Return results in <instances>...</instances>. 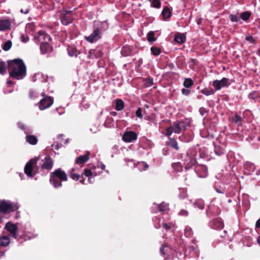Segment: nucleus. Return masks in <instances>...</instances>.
Returning a JSON list of instances; mask_svg holds the SVG:
<instances>
[{"mask_svg":"<svg viewBox=\"0 0 260 260\" xmlns=\"http://www.w3.org/2000/svg\"><path fill=\"white\" fill-rule=\"evenodd\" d=\"M255 227L257 229L260 228V218L257 220L255 223Z\"/></svg>","mask_w":260,"mask_h":260,"instance_id":"nucleus-61","label":"nucleus"},{"mask_svg":"<svg viewBox=\"0 0 260 260\" xmlns=\"http://www.w3.org/2000/svg\"><path fill=\"white\" fill-rule=\"evenodd\" d=\"M151 53L154 56H157L161 53V49L156 46H153L150 49Z\"/></svg>","mask_w":260,"mask_h":260,"instance_id":"nucleus-34","label":"nucleus"},{"mask_svg":"<svg viewBox=\"0 0 260 260\" xmlns=\"http://www.w3.org/2000/svg\"><path fill=\"white\" fill-rule=\"evenodd\" d=\"M167 145L177 150L179 149L178 143L174 138H170V141L167 143Z\"/></svg>","mask_w":260,"mask_h":260,"instance_id":"nucleus-28","label":"nucleus"},{"mask_svg":"<svg viewBox=\"0 0 260 260\" xmlns=\"http://www.w3.org/2000/svg\"><path fill=\"white\" fill-rule=\"evenodd\" d=\"M234 82V80H230L226 78H223L220 80H215L212 83V86L217 90H219L222 87H228Z\"/></svg>","mask_w":260,"mask_h":260,"instance_id":"nucleus-4","label":"nucleus"},{"mask_svg":"<svg viewBox=\"0 0 260 260\" xmlns=\"http://www.w3.org/2000/svg\"><path fill=\"white\" fill-rule=\"evenodd\" d=\"M161 15L164 19H168L171 16V11L168 7H165L162 11Z\"/></svg>","mask_w":260,"mask_h":260,"instance_id":"nucleus-26","label":"nucleus"},{"mask_svg":"<svg viewBox=\"0 0 260 260\" xmlns=\"http://www.w3.org/2000/svg\"><path fill=\"white\" fill-rule=\"evenodd\" d=\"M242 118L238 114H235L232 118V121L234 122L238 125H241L242 124Z\"/></svg>","mask_w":260,"mask_h":260,"instance_id":"nucleus-31","label":"nucleus"},{"mask_svg":"<svg viewBox=\"0 0 260 260\" xmlns=\"http://www.w3.org/2000/svg\"><path fill=\"white\" fill-rule=\"evenodd\" d=\"M10 243V239L8 237L4 236L3 237L0 242V245L2 246H6Z\"/></svg>","mask_w":260,"mask_h":260,"instance_id":"nucleus-37","label":"nucleus"},{"mask_svg":"<svg viewBox=\"0 0 260 260\" xmlns=\"http://www.w3.org/2000/svg\"><path fill=\"white\" fill-rule=\"evenodd\" d=\"M90 152L87 151L84 155H80L77 157L75 163L78 165H82L87 161L89 159Z\"/></svg>","mask_w":260,"mask_h":260,"instance_id":"nucleus-17","label":"nucleus"},{"mask_svg":"<svg viewBox=\"0 0 260 260\" xmlns=\"http://www.w3.org/2000/svg\"><path fill=\"white\" fill-rule=\"evenodd\" d=\"M142 109L141 108H139L136 112V116L140 118H142L143 117V115L142 114Z\"/></svg>","mask_w":260,"mask_h":260,"instance_id":"nucleus-51","label":"nucleus"},{"mask_svg":"<svg viewBox=\"0 0 260 260\" xmlns=\"http://www.w3.org/2000/svg\"><path fill=\"white\" fill-rule=\"evenodd\" d=\"M53 103V99L50 96H46L39 103V108L41 110H44L49 108Z\"/></svg>","mask_w":260,"mask_h":260,"instance_id":"nucleus-7","label":"nucleus"},{"mask_svg":"<svg viewBox=\"0 0 260 260\" xmlns=\"http://www.w3.org/2000/svg\"><path fill=\"white\" fill-rule=\"evenodd\" d=\"M196 159L191 156H188L187 153V158L185 159L186 165L185 169L188 170L196 164Z\"/></svg>","mask_w":260,"mask_h":260,"instance_id":"nucleus-19","label":"nucleus"},{"mask_svg":"<svg viewBox=\"0 0 260 260\" xmlns=\"http://www.w3.org/2000/svg\"><path fill=\"white\" fill-rule=\"evenodd\" d=\"M210 226L214 229H222L224 227L223 221L220 218L213 219L210 222Z\"/></svg>","mask_w":260,"mask_h":260,"instance_id":"nucleus-15","label":"nucleus"},{"mask_svg":"<svg viewBox=\"0 0 260 260\" xmlns=\"http://www.w3.org/2000/svg\"><path fill=\"white\" fill-rule=\"evenodd\" d=\"M73 11H66L65 13L61 15L60 17L61 22L63 25H68L71 23L73 18L72 16Z\"/></svg>","mask_w":260,"mask_h":260,"instance_id":"nucleus-9","label":"nucleus"},{"mask_svg":"<svg viewBox=\"0 0 260 260\" xmlns=\"http://www.w3.org/2000/svg\"><path fill=\"white\" fill-rule=\"evenodd\" d=\"M244 168L245 170L249 171L248 174H250L251 172H253L255 169V166L254 164L247 161L244 165Z\"/></svg>","mask_w":260,"mask_h":260,"instance_id":"nucleus-23","label":"nucleus"},{"mask_svg":"<svg viewBox=\"0 0 260 260\" xmlns=\"http://www.w3.org/2000/svg\"><path fill=\"white\" fill-rule=\"evenodd\" d=\"M251 16V13L248 11H245L244 12H242L241 14V18L242 20L244 21H246L248 20Z\"/></svg>","mask_w":260,"mask_h":260,"instance_id":"nucleus-36","label":"nucleus"},{"mask_svg":"<svg viewBox=\"0 0 260 260\" xmlns=\"http://www.w3.org/2000/svg\"><path fill=\"white\" fill-rule=\"evenodd\" d=\"M152 5L153 7L159 8L160 7L161 3L160 0H152Z\"/></svg>","mask_w":260,"mask_h":260,"instance_id":"nucleus-46","label":"nucleus"},{"mask_svg":"<svg viewBox=\"0 0 260 260\" xmlns=\"http://www.w3.org/2000/svg\"><path fill=\"white\" fill-rule=\"evenodd\" d=\"M258 97V93L257 92H253L250 93L248 95V98L250 99L254 100Z\"/></svg>","mask_w":260,"mask_h":260,"instance_id":"nucleus-50","label":"nucleus"},{"mask_svg":"<svg viewBox=\"0 0 260 260\" xmlns=\"http://www.w3.org/2000/svg\"><path fill=\"white\" fill-rule=\"evenodd\" d=\"M6 73L5 62L3 61H0V74L4 75Z\"/></svg>","mask_w":260,"mask_h":260,"instance_id":"nucleus-41","label":"nucleus"},{"mask_svg":"<svg viewBox=\"0 0 260 260\" xmlns=\"http://www.w3.org/2000/svg\"><path fill=\"white\" fill-rule=\"evenodd\" d=\"M5 229L11 234L13 237L17 238L18 228L17 225L11 222H8L5 225Z\"/></svg>","mask_w":260,"mask_h":260,"instance_id":"nucleus-12","label":"nucleus"},{"mask_svg":"<svg viewBox=\"0 0 260 260\" xmlns=\"http://www.w3.org/2000/svg\"><path fill=\"white\" fill-rule=\"evenodd\" d=\"M174 132V129H173V127L170 126L167 128L166 132V135L167 136H170L172 135V134Z\"/></svg>","mask_w":260,"mask_h":260,"instance_id":"nucleus-48","label":"nucleus"},{"mask_svg":"<svg viewBox=\"0 0 260 260\" xmlns=\"http://www.w3.org/2000/svg\"><path fill=\"white\" fill-rule=\"evenodd\" d=\"M158 208L159 211L162 212L166 210L167 205L166 203H162L158 205Z\"/></svg>","mask_w":260,"mask_h":260,"instance_id":"nucleus-45","label":"nucleus"},{"mask_svg":"<svg viewBox=\"0 0 260 260\" xmlns=\"http://www.w3.org/2000/svg\"><path fill=\"white\" fill-rule=\"evenodd\" d=\"M96 28H100V31H105L107 30L109 28V23L107 21H103L101 22L100 25H98Z\"/></svg>","mask_w":260,"mask_h":260,"instance_id":"nucleus-27","label":"nucleus"},{"mask_svg":"<svg viewBox=\"0 0 260 260\" xmlns=\"http://www.w3.org/2000/svg\"><path fill=\"white\" fill-rule=\"evenodd\" d=\"M181 92H182V94H183L184 95H188L190 94V90L188 89L182 88L181 90Z\"/></svg>","mask_w":260,"mask_h":260,"instance_id":"nucleus-53","label":"nucleus"},{"mask_svg":"<svg viewBox=\"0 0 260 260\" xmlns=\"http://www.w3.org/2000/svg\"><path fill=\"white\" fill-rule=\"evenodd\" d=\"M38 158H34L30 159L25 165L24 172L27 176L32 177L35 174L32 173L33 168L37 165Z\"/></svg>","mask_w":260,"mask_h":260,"instance_id":"nucleus-5","label":"nucleus"},{"mask_svg":"<svg viewBox=\"0 0 260 260\" xmlns=\"http://www.w3.org/2000/svg\"><path fill=\"white\" fill-rule=\"evenodd\" d=\"M12 45V42L10 40L7 41L4 44V45L3 46V49L4 50L7 51L11 49Z\"/></svg>","mask_w":260,"mask_h":260,"instance_id":"nucleus-39","label":"nucleus"},{"mask_svg":"<svg viewBox=\"0 0 260 260\" xmlns=\"http://www.w3.org/2000/svg\"><path fill=\"white\" fill-rule=\"evenodd\" d=\"M172 167L177 172H179L183 170L182 166L180 162L173 163Z\"/></svg>","mask_w":260,"mask_h":260,"instance_id":"nucleus-30","label":"nucleus"},{"mask_svg":"<svg viewBox=\"0 0 260 260\" xmlns=\"http://www.w3.org/2000/svg\"><path fill=\"white\" fill-rule=\"evenodd\" d=\"M194 171L200 177L204 178L208 175V169L205 165H197L194 168Z\"/></svg>","mask_w":260,"mask_h":260,"instance_id":"nucleus-10","label":"nucleus"},{"mask_svg":"<svg viewBox=\"0 0 260 260\" xmlns=\"http://www.w3.org/2000/svg\"><path fill=\"white\" fill-rule=\"evenodd\" d=\"M193 84V81L191 78H185L184 82L183 85L186 88H190Z\"/></svg>","mask_w":260,"mask_h":260,"instance_id":"nucleus-32","label":"nucleus"},{"mask_svg":"<svg viewBox=\"0 0 260 260\" xmlns=\"http://www.w3.org/2000/svg\"><path fill=\"white\" fill-rule=\"evenodd\" d=\"M245 40L251 43H254L255 42V39L251 36H246Z\"/></svg>","mask_w":260,"mask_h":260,"instance_id":"nucleus-52","label":"nucleus"},{"mask_svg":"<svg viewBox=\"0 0 260 260\" xmlns=\"http://www.w3.org/2000/svg\"><path fill=\"white\" fill-rule=\"evenodd\" d=\"M101 38V35L99 28L94 26L93 32L88 36H85V39L87 42L93 43Z\"/></svg>","mask_w":260,"mask_h":260,"instance_id":"nucleus-6","label":"nucleus"},{"mask_svg":"<svg viewBox=\"0 0 260 260\" xmlns=\"http://www.w3.org/2000/svg\"><path fill=\"white\" fill-rule=\"evenodd\" d=\"M186 40V37L182 34H177L175 35L174 41L179 44H183Z\"/></svg>","mask_w":260,"mask_h":260,"instance_id":"nucleus-24","label":"nucleus"},{"mask_svg":"<svg viewBox=\"0 0 260 260\" xmlns=\"http://www.w3.org/2000/svg\"><path fill=\"white\" fill-rule=\"evenodd\" d=\"M173 129H174V133L176 134H180L182 132V129H181L179 125L178 124L177 121L174 122L172 125Z\"/></svg>","mask_w":260,"mask_h":260,"instance_id":"nucleus-35","label":"nucleus"},{"mask_svg":"<svg viewBox=\"0 0 260 260\" xmlns=\"http://www.w3.org/2000/svg\"><path fill=\"white\" fill-rule=\"evenodd\" d=\"M68 54L70 56H77V50L75 48L69 47L68 49Z\"/></svg>","mask_w":260,"mask_h":260,"instance_id":"nucleus-38","label":"nucleus"},{"mask_svg":"<svg viewBox=\"0 0 260 260\" xmlns=\"http://www.w3.org/2000/svg\"><path fill=\"white\" fill-rule=\"evenodd\" d=\"M144 87L151 86L153 84V79L152 78H144L143 80Z\"/></svg>","mask_w":260,"mask_h":260,"instance_id":"nucleus-29","label":"nucleus"},{"mask_svg":"<svg viewBox=\"0 0 260 260\" xmlns=\"http://www.w3.org/2000/svg\"><path fill=\"white\" fill-rule=\"evenodd\" d=\"M140 165H141L142 167H143V170H146L149 168V165L147 164L145 162H142V163L140 164Z\"/></svg>","mask_w":260,"mask_h":260,"instance_id":"nucleus-57","label":"nucleus"},{"mask_svg":"<svg viewBox=\"0 0 260 260\" xmlns=\"http://www.w3.org/2000/svg\"><path fill=\"white\" fill-rule=\"evenodd\" d=\"M19 208L17 204L11 203L6 200L0 201V213L14 212Z\"/></svg>","mask_w":260,"mask_h":260,"instance_id":"nucleus-3","label":"nucleus"},{"mask_svg":"<svg viewBox=\"0 0 260 260\" xmlns=\"http://www.w3.org/2000/svg\"><path fill=\"white\" fill-rule=\"evenodd\" d=\"M194 205L198 207L200 209H203L204 208V203L203 201H198L194 203Z\"/></svg>","mask_w":260,"mask_h":260,"instance_id":"nucleus-42","label":"nucleus"},{"mask_svg":"<svg viewBox=\"0 0 260 260\" xmlns=\"http://www.w3.org/2000/svg\"><path fill=\"white\" fill-rule=\"evenodd\" d=\"M189 214L188 211L186 210L182 209L179 213L178 215L182 216H187Z\"/></svg>","mask_w":260,"mask_h":260,"instance_id":"nucleus-49","label":"nucleus"},{"mask_svg":"<svg viewBox=\"0 0 260 260\" xmlns=\"http://www.w3.org/2000/svg\"><path fill=\"white\" fill-rule=\"evenodd\" d=\"M167 67L170 69H173L175 68V66L174 64L173 63H169L167 64Z\"/></svg>","mask_w":260,"mask_h":260,"instance_id":"nucleus-60","label":"nucleus"},{"mask_svg":"<svg viewBox=\"0 0 260 260\" xmlns=\"http://www.w3.org/2000/svg\"><path fill=\"white\" fill-rule=\"evenodd\" d=\"M7 83L8 85H11L12 84H14V82L12 81V80H8L7 82Z\"/></svg>","mask_w":260,"mask_h":260,"instance_id":"nucleus-62","label":"nucleus"},{"mask_svg":"<svg viewBox=\"0 0 260 260\" xmlns=\"http://www.w3.org/2000/svg\"><path fill=\"white\" fill-rule=\"evenodd\" d=\"M202 21H203V20H202V18H199V19L198 20V21H197V23H198V25H201V24H202Z\"/></svg>","mask_w":260,"mask_h":260,"instance_id":"nucleus-63","label":"nucleus"},{"mask_svg":"<svg viewBox=\"0 0 260 260\" xmlns=\"http://www.w3.org/2000/svg\"><path fill=\"white\" fill-rule=\"evenodd\" d=\"M199 112L202 116H204L205 113H208V111L204 107L200 108L199 109Z\"/></svg>","mask_w":260,"mask_h":260,"instance_id":"nucleus-56","label":"nucleus"},{"mask_svg":"<svg viewBox=\"0 0 260 260\" xmlns=\"http://www.w3.org/2000/svg\"><path fill=\"white\" fill-rule=\"evenodd\" d=\"M7 63L10 77L16 80H21L26 76V67L22 59L9 60Z\"/></svg>","mask_w":260,"mask_h":260,"instance_id":"nucleus-1","label":"nucleus"},{"mask_svg":"<svg viewBox=\"0 0 260 260\" xmlns=\"http://www.w3.org/2000/svg\"><path fill=\"white\" fill-rule=\"evenodd\" d=\"M164 248H165V245H162L160 248V252L162 255H165V254H166L165 252V251H164Z\"/></svg>","mask_w":260,"mask_h":260,"instance_id":"nucleus-59","label":"nucleus"},{"mask_svg":"<svg viewBox=\"0 0 260 260\" xmlns=\"http://www.w3.org/2000/svg\"><path fill=\"white\" fill-rule=\"evenodd\" d=\"M11 23L8 19L0 20V30L5 31L10 28Z\"/></svg>","mask_w":260,"mask_h":260,"instance_id":"nucleus-20","label":"nucleus"},{"mask_svg":"<svg viewBox=\"0 0 260 260\" xmlns=\"http://www.w3.org/2000/svg\"><path fill=\"white\" fill-rule=\"evenodd\" d=\"M43 162L41 165V168L44 170H50L53 167V160L49 156H46L42 160Z\"/></svg>","mask_w":260,"mask_h":260,"instance_id":"nucleus-14","label":"nucleus"},{"mask_svg":"<svg viewBox=\"0 0 260 260\" xmlns=\"http://www.w3.org/2000/svg\"><path fill=\"white\" fill-rule=\"evenodd\" d=\"M147 40L150 42H153L156 40V38L154 37V33L153 31H150L148 33Z\"/></svg>","mask_w":260,"mask_h":260,"instance_id":"nucleus-40","label":"nucleus"},{"mask_svg":"<svg viewBox=\"0 0 260 260\" xmlns=\"http://www.w3.org/2000/svg\"><path fill=\"white\" fill-rule=\"evenodd\" d=\"M162 226L163 228L167 230H169L171 229L172 226L171 224H168L167 223H163L162 224Z\"/></svg>","mask_w":260,"mask_h":260,"instance_id":"nucleus-55","label":"nucleus"},{"mask_svg":"<svg viewBox=\"0 0 260 260\" xmlns=\"http://www.w3.org/2000/svg\"><path fill=\"white\" fill-rule=\"evenodd\" d=\"M68 180L67 175L61 169L58 168L50 175V182L54 188L61 187L62 182Z\"/></svg>","mask_w":260,"mask_h":260,"instance_id":"nucleus-2","label":"nucleus"},{"mask_svg":"<svg viewBox=\"0 0 260 260\" xmlns=\"http://www.w3.org/2000/svg\"><path fill=\"white\" fill-rule=\"evenodd\" d=\"M26 141L28 143L34 145L37 144L38 139L34 135H28L26 136Z\"/></svg>","mask_w":260,"mask_h":260,"instance_id":"nucleus-21","label":"nucleus"},{"mask_svg":"<svg viewBox=\"0 0 260 260\" xmlns=\"http://www.w3.org/2000/svg\"><path fill=\"white\" fill-rule=\"evenodd\" d=\"M40 49L42 54L50 52L53 50V47L48 42L42 43Z\"/></svg>","mask_w":260,"mask_h":260,"instance_id":"nucleus-18","label":"nucleus"},{"mask_svg":"<svg viewBox=\"0 0 260 260\" xmlns=\"http://www.w3.org/2000/svg\"><path fill=\"white\" fill-rule=\"evenodd\" d=\"M229 18L232 22H237L239 20V17L237 15L231 14Z\"/></svg>","mask_w":260,"mask_h":260,"instance_id":"nucleus-44","label":"nucleus"},{"mask_svg":"<svg viewBox=\"0 0 260 260\" xmlns=\"http://www.w3.org/2000/svg\"><path fill=\"white\" fill-rule=\"evenodd\" d=\"M34 39L36 41L40 42L42 43L43 42H48L51 41V38L45 31L40 30L38 32L37 35L35 36Z\"/></svg>","mask_w":260,"mask_h":260,"instance_id":"nucleus-8","label":"nucleus"},{"mask_svg":"<svg viewBox=\"0 0 260 260\" xmlns=\"http://www.w3.org/2000/svg\"><path fill=\"white\" fill-rule=\"evenodd\" d=\"M100 168L102 170H104L106 168V166L104 164H102L100 166Z\"/></svg>","mask_w":260,"mask_h":260,"instance_id":"nucleus-64","label":"nucleus"},{"mask_svg":"<svg viewBox=\"0 0 260 260\" xmlns=\"http://www.w3.org/2000/svg\"><path fill=\"white\" fill-rule=\"evenodd\" d=\"M75 171V168H72L69 173L70 177L74 180H79L80 183L82 184H84L85 179L83 177V174H82L81 175H80L76 173Z\"/></svg>","mask_w":260,"mask_h":260,"instance_id":"nucleus-13","label":"nucleus"},{"mask_svg":"<svg viewBox=\"0 0 260 260\" xmlns=\"http://www.w3.org/2000/svg\"><path fill=\"white\" fill-rule=\"evenodd\" d=\"M103 53L101 49H90L88 52V58L92 59L93 58H100L103 56Z\"/></svg>","mask_w":260,"mask_h":260,"instance_id":"nucleus-16","label":"nucleus"},{"mask_svg":"<svg viewBox=\"0 0 260 260\" xmlns=\"http://www.w3.org/2000/svg\"><path fill=\"white\" fill-rule=\"evenodd\" d=\"M214 152L219 156L223 155L225 154V150L223 148L219 145H216L214 144Z\"/></svg>","mask_w":260,"mask_h":260,"instance_id":"nucleus-22","label":"nucleus"},{"mask_svg":"<svg viewBox=\"0 0 260 260\" xmlns=\"http://www.w3.org/2000/svg\"><path fill=\"white\" fill-rule=\"evenodd\" d=\"M20 38L22 42H23V43H26L29 40L28 37H25L23 35H22L21 36Z\"/></svg>","mask_w":260,"mask_h":260,"instance_id":"nucleus-58","label":"nucleus"},{"mask_svg":"<svg viewBox=\"0 0 260 260\" xmlns=\"http://www.w3.org/2000/svg\"><path fill=\"white\" fill-rule=\"evenodd\" d=\"M124 103L122 100H121L120 99H117L115 100V109L117 111H121L124 108Z\"/></svg>","mask_w":260,"mask_h":260,"instance_id":"nucleus-25","label":"nucleus"},{"mask_svg":"<svg viewBox=\"0 0 260 260\" xmlns=\"http://www.w3.org/2000/svg\"><path fill=\"white\" fill-rule=\"evenodd\" d=\"M137 139V135L134 131L125 132L122 136V140L125 142H131Z\"/></svg>","mask_w":260,"mask_h":260,"instance_id":"nucleus-11","label":"nucleus"},{"mask_svg":"<svg viewBox=\"0 0 260 260\" xmlns=\"http://www.w3.org/2000/svg\"><path fill=\"white\" fill-rule=\"evenodd\" d=\"M17 125L19 128H20L23 131H25L26 127L24 123H23L21 122H18Z\"/></svg>","mask_w":260,"mask_h":260,"instance_id":"nucleus-54","label":"nucleus"},{"mask_svg":"<svg viewBox=\"0 0 260 260\" xmlns=\"http://www.w3.org/2000/svg\"><path fill=\"white\" fill-rule=\"evenodd\" d=\"M83 175H85V176L87 177H89L92 175V173L90 169H85L84 171V173H83Z\"/></svg>","mask_w":260,"mask_h":260,"instance_id":"nucleus-47","label":"nucleus"},{"mask_svg":"<svg viewBox=\"0 0 260 260\" xmlns=\"http://www.w3.org/2000/svg\"><path fill=\"white\" fill-rule=\"evenodd\" d=\"M178 124L179 125L182 131L185 129L187 126L188 125L187 123L184 121H177Z\"/></svg>","mask_w":260,"mask_h":260,"instance_id":"nucleus-43","label":"nucleus"},{"mask_svg":"<svg viewBox=\"0 0 260 260\" xmlns=\"http://www.w3.org/2000/svg\"><path fill=\"white\" fill-rule=\"evenodd\" d=\"M201 92L202 93H203V94H205L207 96L214 94L215 93L214 90L212 88H210V89L204 88V89H203L202 90H201Z\"/></svg>","mask_w":260,"mask_h":260,"instance_id":"nucleus-33","label":"nucleus"}]
</instances>
